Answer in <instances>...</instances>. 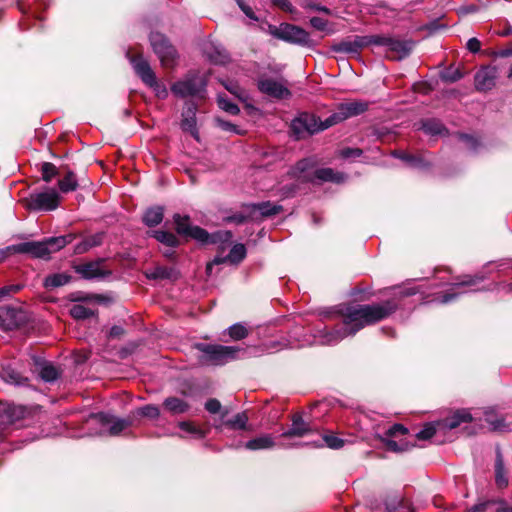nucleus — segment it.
Here are the masks:
<instances>
[{
    "label": "nucleus",
    "instance_id": "052dcab7",
    "mask_svg": "<svg viewBox=\"0 0 512 512\" xmlns=\"http://www.w3.org/2000/svg\"><path fill=\"white\" fill-rule=\"evenodd\" d=\"M362 153H363V151L361 149L350 148V147L343 148L339 151V155L344 159L357 158V157H360L362 155Z\"/></svg>",
    "mask_w": 512,
    "mask_h": 512
},
{
    "label": "nucleus",
    "instance_id": "774afa93",
    "mask_svg": "<svg viewBox=\"0 0 512 512\" xmlns=\"http://www.w3.org/2000/svg\"><path fill=\"white\" fill-rule=\"evenodd\" d=\"M393 156L400 158L408 163H410L413 166H418L419 161L412 155L407 154L402 151H394Z\"/></svg>",
    "mask_w": 512,
    "mask_h": 512
},
{
    "label": "nucleus",
    "instance_id": "6e6552de",
    "mask_svg": "<svg viewBox=\"0 0 512 512\" xmlns=\"http://www.w3.org/2000/svg\"><path fill=\"white\" fill-rule=\"evenodd\" d=\"M150 43L159 57L161 65L165 68H172L175 65L177 53L168 39L163 34L154 32L150 34Z\"/></svg>",
    "mask_w": 512,
    "mask_h": 512
},
{
    "label": "nucleus",
    "instance_id": "864d4df0",
    "mask_svg": "<svg viewBox=\"0 0 512 512\" xmlns=\"http://www.w3.org/2000/svg\"><path fill=\"white\" fill-rule=\"evenodd\" d=\"M218 105H219V107H220L222 110H224V111H226V112H228V113H230V114H232V115H236V114H238V113H239V111H240V110H239V108H238V106H237L236 104L232 103V102H231L229 99H227L225 96H221V95H220V96L218 97Z\"/></svg>",
    "mask_w": 512,
    "mask_h": 512
},
{
    "label": "nucleus",
    "instance_id": "ddd939ff",
    "mask_svg": "<svg viewBox=\"0 0 512 512\" xmlns=\"http://www.w3.org/2000/svg\"><path fill=\"white\" fill-rule=\"evenodd\" d=\"M92 419H95L98 423L108 427V433L111 436H117L126 428L132 425V419L117 418L107 413H97L91 415Z\"/></svg>",
    "mask_w": 512,
    "mask_h": 512
},
{
    "label": "nucleus",
    "instance_id": "1a4fd4ad",
    "mask_svg": "<svg viewBox=\"0 0 512 512\" xmlns=\"http://www.w3.org/2000/svg\"><path fill=\"white\" fill-rule=\"evenodd\" d=\"M257 86L261 93L275 99H286L291 95L282 79L262 75L257 80Z\"/></svg>",
    "mask_w": 512,
    "mask_h": 512
},
{
    "label": "nucleus",
    "instance_id": "09e8293b",
    "mask_svg": "<svg viewBox=\"0 0 512 512\" xmlns=\"http://www.w3.org/2000/svg\"><path fill=\"white\" fill-rule=\"evenodd\" d=\"M179 427L181 430L193 434L196 438H204L206 436V432L192 422H180Z\"/></svg>",
    "mask_w": 512,
    "mask_h": 512
},
{
    "label": "nucleus",
    "instance_id": "9b49d317",
    "mask_svg": "<svg viewBox=\"0 0 512 512\" xmlns=\"http://www.w3.org/2000/svg\"><path fill=\"white\" fill-rule=\"evenodd\" d=\"M367 109L368 103L361 100L342 103L339 105L338 110L330 115L328 125H335L347 118L360 115Z\"/></svg>",
    "mask_w": 512,
    "mask_h": 512
},
{
    "label": "nucleus",
    "instance_id": "aec40b11",
    "mask_svg": "<svg viewBox=\"0 0 512 512\" xmlns=\"http://www.w3.org/2000/svg\"><path fill=\"white\" fill-rule=\"evenodd\" d=\"M0 320H27V310L22 303H13L0 307Z\"/></svg>",
    "mask_w": 512,
    "mask_h": 512
},
{
    "label": "nucleus",
    "instance_id": "a211bd4d",
    "mask_svg": "<svg viewBox=\"0 0 512 512\" xmlns=\"http://www.w3.org/2000/svg\"><path fill=\"white\" fill-rule=\"evenodd\" d=\"M496 70L495 68L485 67L480 69L475 75V87L478 91H488L495 86Z\"/></svg>",
    "mask_w": 512,
    "mask_h": 512
},
{
    "label": "nucleus",
    "instance_id": "79ce46f5",
    "mask_svg": "<svg viewBox=\"0 0 512 512\" xmlns=\"http://www.w3.org/2000/svg\"><path fill=\"white\" fill-rule=\"evenodd\" d=\"M135 414L149 419H157L160 416V409L156 405L149 404L138 408Z\"/></svg>",
    "mask_w": 512,
    "mask_h": 512
},
{
    "label": "nucleus",
    "instance_id": "412c9836",
    "mask_svg": "<svg viewBox=\"0 0 512 512\" xmlns=\"http://www.w3.org/2000/svg\"><path fill=\"white\" fill-rule=\"evenodd\" d=\"M76 272L86 279L102 278L107 274L102 260L79 265L76 267Z\"/></svg>",
    "mask_w": 512,
    "mask_h": 512
},
{
    "label": "nucleus",
    "instance_id": "dca6fc26",
    "mask_svg": "<svg viewBox=\"0 0 512 512\" xmlns=\"http://www.w3.org/2000/svg\"><path fill=\"white\" fill-rule=\"evenodd\" d=\"M130 61L136 74L146 85L149 83L155 84L156 75L150 67L148 61L144 59L142 55L133 56L131 57Z\"/></svg>",
    "mask_w": 512,
    "mask_h": 512
},
{
    "label": "nucleus",
    "instance_id": "f3484780",
    "mask_svg": "<svg viewBox=\"0 0 512 512\" xmlns=\"http://www.w3.org/2000/svg\"><path fill=\"white\" fill-rule=\"evenodd\" d=\"M246 256V248L243 244H235L229 254L225 257H215L211 263L207 264L206 270L208 273H211L213 265H219L225 262H230L231 264L240 263Z\"/></svg>",
    "mask_w": 512,
    "mask_h": 512
},
{
    "label": "nucleus",
    "instance_id": "bf43d9fd",
    "mask_svg": "<svg viewBox=\"0 0 512 512\" xmlns=\"http://www.w3.org/2000/svg\"><path fill=\"white\" fill-rule=\"evenodd\" d=\"M215 123L223 131H227V132H231V133H235V134H241V131L237 128V126L232 124L229 121L223 120L221 118H216Z\"/></svg>",
    "mask_w": 512,
    "mask_h": 512
},
{
    "label": "nucleus",
    "instance_id": "6e6d98bb",
    "mask_svg": "<svg viewBox=\"0 0 512 512\" xmlns=\"http://www.w3.org/2000/svg\"><path fill=\"white\" fill-rule=\"evenodd\" d=\"M181 128L184 131L190 132L194 137L197 136L196 119L193 115L189 116V117H185L181 121Z\"/></svg>",
    "mask_w": 512,
    "mask_h": 512
},
{
    "label": "nucleus",
    "instance_id": "f03ea898",
    "mask_svg": "<svg viewBox=\"0 0 512 512\" xmlns=\"http://www.w3.org/2000/svg\"><path fill=\"white\" fill-rule=\"evenodd\" d=\"M73 240L72 235L50 237L43 241H30L18 244L19 254H30L35 258L47 259Z\"/></svg>",
    "mask_w": 512,
    "mask_h": 512
},
{
    "label": "nucleus",
    "instance_id": "4468645a",
    "mask_svg": "<svg viewBox=\"0 0 512 512\" xmlns=\"http://www.w3.org/2000/svg\"><path fill=\"white\" fill-rule=\"evenodd\" d=\"M246 209H250L252 221H259L265 217L277 215L282 211V206L270 201L261 203L245 204Z\"/></svg>",
    "mask_w": 512,
    "mask_h": 512
},
{
    "label": "nucleus",
    "instance_id": "7ed1b4c3",
    "mask_svg": "<svg viewBox=\"0 0 512 512\" xmlns=\"http://www.w3.org/2000/svg\"><path fill=\"white\" fill-rule=\"evenodd\" d=\"M205 86L206 80L204 76L198 72H190L182 80L175 82L171 86V91L180 98L202 96Z\"/></svg>",
    "mask_w": 512,
    "mask_h": 512
},
{
    "label": "nucleus",
    "instance_id": "680f3d73",
    "mask_svg": "<svg viewBox=\"0 0 512 512\" xmlns=\"http://www.w3.org/2000/svg\"><path fill=\"white\" fill-rule=\"evenodd\" d=\"M147 86H149L150 88H152L154 90V92L158 98L164 99L168 95V91H167L166 87L163 84H160L157 81V78H155V84L149 83V84H147Z\"/></svg>",
    "mask_w": 512,
    "mask_h": 512
},
{
    "label": "nucleus",
    "instance_id": "423d86ee",
    "mask_svg": "<svg viewBox=\"0 0 512 512\" xmlns=\"http://www.w3.org/2000/svg\"><path fill=\"white\" fill-rule=\"evenodd\" d=\"M203 352V361L210 365H223L237 357L238 349L229 346L201 344L198 346Z\"/></svg>",
    "mask_w": 512,
    "mask_h": 512
},
{
    "label": "nucleus",
    "instance_id": "5fc2aeb1",
    "mask_svg": "<svg viewBox=\"0 0 512 512\" xmlns=\"http://www.w3.org/2000/svg\"><path fill=\"white\" fill-rule=\"evenodd\" d=\"M314 166V161L311 159H302L295 165L293 174L296 177H301V174Z\"/></svg>",
    "mask_w": 512,
    "mask_h": 512
},
{
    "label": "nucleus",
    "instance_id": "393cba45",
    "mask_svg": "<svg viewBox=\"0 0 512 512\" xmlns=\"http://www.w3.org/2000/svg\"><path fill=\"white\" fill-rule=\"evenodd\" d=\"M495 483L498 488L503 489L508 486V478L504 468V461L501 451L497 449L495 461Z\"/></svg>",
    "mask_w": 512,
    "mask_h": 512
},
{
    "label": "nucleus",
    "instance_id": "ea45409f",
    "mask_svg": "<svg viewBox=\"0 0 512 512\" xmlns=\"http://www.w3.org/2000/svg\"><path fill=\"white\" fill-rule=\"evenodd\" d=\"M174 271L168 267H155L153 270L146 273L147 278L149 279H170L173 277Z\"/></svg>",
    "mask_w": 512,
    "mask_h": 512
},
{
    "label": "nucleus",
    "instance_id": "2f4dec72",
    "mask_svg": "<svg viewBox=\"0 0 512 512\" xmlns=\"http://www.w3.org/2000/svg\"><path fill=\"white\" fill-rule=\"evenodd\" d=\"M162 220L163 209L161 207L149 208L143 216V222L149 227L160 224Z\"/></svg>",
    "mask_w": 512,
    "mask_h": 512
},
{
    "label": "nucleus",
    "instance_id": "e433bc0d",
    "mask_svg": "<svg viewBox=\"0 0 512 512\" xmlns=\"http://www.w3.org/2000/svg\"><path fill=\"white\" fill-rule=\"evenodd\" d=\"M2 378L12 384L21 385L27 382V378L23 377L19 372L7 367L2 370Z\"/></svg>",
    "mask_w": 512,
    "mask_h": 512
},
{
    "label": "nucleus",
    "instance_id": "a18cd8bd",
    "mask_svg": "<svg viewBox=\"0 0 512 512\" xmlns=\"http://www.w3.org/2000/svg\"><path fill=\"white\" fill-rule=\"evenodd\" d=\"M187 236H190L202 243L215 242V240L212 239L206 230L198 226L191 227V230Z\"/></svg>",
    "mask_w": 512,
    "mask_h": 512
},
{
    "label": "nucleus",
    "instance_id": "473e14b6",
    "mask_svg": "<svg viewBox=\"0 0 512 512\" xmlns=\"http://www.w3.org/2000/svg\"><path fill=\"white\" fill-rule=\"evenodd\" d=\"M58 186L63 193L75 191L78 187L75 174L72 171L67 172V174L58 181Z\"/></svg>",
    "mask_w": 512,
    "mask_h": 512
},
{
    "label": "nucleus",
    "instance_id": "4c0bfd02",
    "mask_svg": "<svg viewBox=\"0 0 512 512\" xmlns=\"http://www.w3.org/2000/svg\"><path fill=\"white\" fill-rule=\"evenodd\" d=\"M39 374L41 379L46 382L55 381L59 376L58 369L49 363H44L41 365Z\"/></svg>",
    "mask_w": 512,
    "mask_h": 512
},
{
    "label": "nucleus",
    "instance_id": "cd10ccee",
    "mask_svg": "<svg viewBox=\"0 0 512 512\" xmlns=\"http://www.w3.org/2000/svg\"><path fill=\"white\" fill-rule=\"evenodd\" d=\"M275 442L270 435H262L260 437L249 440L245 447L249 450H262L274 447Z\"/></svg>",
    "mask_w": 512,
    "mask_h": 512
},
{
    "label": "nucleus",
    "instance_id": "8fccbe9b",
    "mask_svg": "<svg viewBox=\"0 0 512 512\" xmlns=\"http://www.w3.org/2000/svg\"><path fill=\"white\" fill-rule=\"evenodd\" d=\"M422 129L428 134L438 135L443 132L444 127L439 121L433 119L423 122Z\"/></svg>",
    "mask_w": 512,
    "mask_h": 512
},
{
    "label": "nucleus",
    "instance_id": "49530a36",
    "mask_svg": "<svg viewBox=\"0 0 512 512\" xmlns=\"http://www.w3.org/2000/svg\"><path fill=\"white\" fill-rule=\"evenodd\" d=\"M248 220H252L250 209H246L243 205L242 210L226 218V221L236 224H242Z\"/></svg>",
    "mask_w": 512,
    "mask_h": 512
},
{
    "label": "nucleus",
    "instance_id": "a19ab883",
    "mask_svg": "<svg viewBox=\"0 0 512 512\" xmlns=\"http://www.w3.org/2000/svg\"><path fill=\"white\" fill-rule=\"evenodd\" d=\"M205 409L211 414L220 413L222 420H224L225 417L228 415V410L222 409V405H221L220 401L215 398H211L206 401Z\"/></svg>",
    "mask_w": 512,
    "mask_h": 512
},
{
    "label": "nucleus",
    "instance_id": "0eeeda50",
    "mask_svg": "<svg viewBox=\"0 0 512 512\" xmlns=\"http://www.w3.org/2000/svg\"><path fill=\"white\" fill-rule=\"evenodd\" d=\"M60 195L55 189H48L43 192L32 193L26 198V207L34 211H52L60 203Z\"/></svg>",
    "mask_w": 512,
    "mask_h": 512
},
{
    "label": "nucleus",
    "instance_id": "de8ad7c7",
    "mask_svg": "<svg viewBox=\"0 0 512 512\" xmlns=\"http://www.w3.org/2000/svg\"><path fill=\"white\" fill-rule=\"evenodd\" d=\"M440 77L445 82L453 83L460 80L463 77V74L459 68L449 67L441 72Z\"/></svg>",
    "mask_w": 512,
    "mask_h": 512
},
{
    "label": "nucleus",
    "instance_id": "bb28decb",
    "mask_svg": "<svg viewBox=\"0 0 512 512\" xmlns=\"http://www.w3.org/2000/svg\"><path fill=\"white\" fill-rule=\"evenodd\" d=\"M72 279V276L67 273H54L45 277L43 285L45 288L53 289L62 287L68 284Z\"/></svg>",
    "mask_w": 512,
    "mask_h": 512
},
{
    "label": "nucleus",
    "instance_id": "e2e57ef3",
    "mask_svg": "<svg viewBox=\"0 0 512 512\" xmlns=\"http://www.w3.org/2000/svg\"><path fill=\"white\" fill-rule=\"evenodd\" d=\"M385 446L388 450L393 452H401L409 448L408 444L400 445L394 440H385Z\"/></svg>",
    "mask_w": 512,
    "mask_h": 512
},
{
    "label": "nucleus",
    "instance_id": "13d9d810",
    "mask_svg": "<svg viewBox=\"0 0 512 512\" xmlns=\"http://www.w3.org/2000/svg\"><path fill=\"white\" fill-rule=\"evenodd\" d=\"M325 444L331 449H340L344 446V440L335 435H324Z\"/></svg>",
    "mask_w": 512,
    "mask_h": 512
},
{
    "label": "nucleus",
    "instance_id": "20e7f679",
    "mask_svg": "<svg viewBox=\"0 0 512 512\" xmlns=\"http://www.w3.org/2000/svg\"><path fill=\"white\" fill-rule=\"evenodd\" d=\"M77 303L69 310L70 315L76 320H84L97 316L96 305L105 303L107 298L103 295L76 296L72 298Z\"/></svg>",
    "mask_w": 512,
    "mask_h": 512
},
{
    "label": "nucleus",
    "instance_id": "603ef678",
    "mask_svg": "<svg viewBox=\"0 0 512 512\" xmlns=\"http://www.w3.org/2000/svg\"><path fill=\"white\" fill-rule=\"evenodd\" d=\"M228 334L233 340H241L248 334L247 329L240 323H236L229 327Z\"/></svg>",
    "mask_w": 512,
    "mask_h": 512
},
{
    "label": "nucleus",
    "instance_id": "c756f323",
    "mask_svg": "<svg viewBox=\"0 0 512 512\" xmlns=\"http://www.w3.org/2000/svg\"><path fill=\"white\" fill-rule=\"evenodd\" d=\"M248 416L245 412L236 414L233 418L223 420V425L232 430H247L248 429Z\"/></svg>",
    "mask_w": 512,
    "mask_h": 512
},
{
    "label": "nucleus",
    "instance_id": "c03bdc74",
    "mask_svg": "<svg viewBox=\"0 0 512 512\" xmlns=\"http://www.w3.org/2000/svg\"><path fill=\"white\" fill-rule=\"evenodd\" d=\"M331 49L334 52L357 54L352 39H345L332 45Z\"/></svg>",
    "mask_w": 512,
    "mask_h": 512
},
{
    "label": "nucleus",
    "instance_id": "338daca9",
    "mask_svg": "<svg viewBox=\"0 0 512 512\" xmlns=\"http://www.w3.org/2000/svg\"><path fill=\"white\" fill-rule=\"evenodd\" d=\"M407 432H408V429L406 427H404L403 425H401V424H394L392 427H390L387 430L386 435L389 436V437H394V436H397L399 434L404 435Z\"/></svg>",
    "mask_w": 512,
    "mask_h": 512
},
{
    "label": "nucleus",
    "instance_id": "0e129e2a",
    "mask_svg": "<svg viewBox=\"0 0 512 512\" xmlns=\"http://www.w3.org/2000/svg\"><path fill=\"white\" fill-rule=\"evenodd\" d=\"M13 254H19L18 244L8 246L4 249H0V262L4 261Z\"/></svg>",
    "mask_w": 512,
    "mask_h": 512
},
{
    "label": "nucleus",
    "instance_id": "6ab92c4d",
    "mask_svg": "<svg viewBox=\"0 0 512 512\" xmlns=\"http://www.w3.org/2000/svg\"><path fill=\"white\" fill-rule=\"evenodd\" d=\"M26 408L20 405H9L0 409V425L13 424L23 419L26 415Z\"/></svg>",
    "mask_w": 512,
    "mask_h": 512
},
{
    "label": "nucleus",
    "instance_id": "b1692460",
    "mask_svg": "<svg viewBox=\"0 0 512 512\" xmlns=\"http://www.w3.org/2000/svg\"><path fill=\"white\" fill-rule=\"evenodd\" d=\"M472 420V415L469 411L462 409L454 412L450 417H447L443 424L448 429H455L462 423H468Z\"/></svg>",
    "mask_w": 512,
    "mask_h": 512
},
{
    "label": "nucleus",
    "instance_id": "f704fd0d",
    "mask_svg": "<svg viewBox=\"0 0 512 512\" xmlns=\"http://www.w3.org/2000/svg\"><path fill=\"white\" fill-rule=\"evenodd\" d=\"M152 236L157 241H159L160 243H162L170 248L176 247L179 243L176 236L171 232L162 231V230L153 231Z\"/></svg>",
    "mask_w": 512,
    "mask_h": 512
},
{
    "label": "nucleus",
    "instance_id": "37998d69",
    "mask_svg": "<svg viewBox=\"0 0 512 512\" xmlns=\"http://www.w3.org/2000/svg\"><path fill=\"white\" fill-rule=\"evenodd\" d=\"M174 222L176 224V230L179 234L185 235V236H187L189 234L191 227H192L189 224V217L175 214Z\"/></svg>",
    "mask_w": 512,
    "mask_h": 512
},
{
    "label": "nucleus",
    "instance_id": "39448f33",
    "mask_svg": "<svg viewBox=\"0 0 512 512\" xmlns=\"http://www.w3.org/2000/svg\"><path fill=\"white\" fill-rule=\"evenodd\" d=\"M330 116L325 121H320L315 115L303 113L293 120L291 128L298 139L304 138L305 134L312 135L323 131L332 125H328Z\"/></svg>",
    "mask_w": 512,
    "mask_h": 512
},
{
    "label": "nucleus",
    "instance_id": "3c124183",
    "mask_svg": "<svg viewBox=\"0 0 512 512\" xmlns=\"http://www.w3.org/2000/svg\"><path fill=\"white\" fill-rule=\"evenodd\" d=\"M42 179L45 182H50L57 174L56 166L50 162H44L41 167Z\"/></svg>",
    "mask_w": 512,
    "mask_h": 512
},
{
    "label": "nucleus",
    "instance_id": "7c9ffc66",
    "mask_svg": "<svg viewBox=\"0 0 512 512\" xmlns=\"http://www.w3.org/2000/svg\"><path fill=\"white\" fill-rule=\"evenodd\" d=\"M364 323L365 322H340L339 325H337V332H341V334L336 337V340L356 333L364 327Z\"/></svg>",
    "mask_w": 512,
    "mask_h": 512
},
{
    "label": "nucleus",
    "instance_id": "f257e3e1",
    "mask_svg": "<svg viewBox=\"0 0 512 512\" xmlns=\"http://www.w3.org/2000/svg\"><path fill=\"white\" fill-rule=\"evenodd\" d=\"M396 307L393 301L372 305L339 306L326 311L323 315L325 317L347 316L349 320H382L391 316Z\"/></svg>",
    "mask_w": 512,
    "mask_h": 512
},
{
    "label": "nucleus",
    "instance_id": "c85d7f7f",
    "mask_svg": "<svg viewBox=\"0 0 512 512\" xmlns=\"http://www.w3.org/2000/svg\"><path fill=\"white\" fill-rule=\"evenodd\" d=\"M315 177L321 181L340 183L345 180V175L334 171L332 168H321L315 171Z\"/></svg>",
    "mask_w": 512,
    "mask_h": 512
},
{
    "label": "nucleus",
    "instance_id": "4be33fe9",
    "mask_svg": "<svg viewBox=\"0 0 512 512\" xmlns=\"http://www.w3.org/2000/svg\"><path fill=\"white\" fill-rule=\"evenodd\" d=\"M312 429L308 423H306L300 414H294L292 417L291 428L282 434L284 438L291 437H303L311 432Z\"/></svg>",
    "mask_w": 512,
    "mask_h": 512
},
{
    "label": "nucleus",
    "instance_id": "a878e982",
    "mask_svg": "<svg viewBox=\"0 0 512 512\" xmlns=\"http://www.w3.org/2000/svg\"><path fill=\"white\" fill-rule=\"evenodd\" d=\"M164 408L171 414H182L188 411L189 404L177 397H168L163 402Z\"/></svg>",
    "mask_w": 512,
    "mask_h": 512
},
{
    "label": "nucleus",
    "instance_id": "2eb2a0df",
    "mask_svg": "<svg viewBox=\"0 0 512 512\" xmlns=\"http://www.w3.org/2000/svg\"><path fill=\"white\" fill-rule=\"evenodd\" d=\"M483 280H484V276H480V275H475L474 277L467 276V277H465V280L455 283L448 292L437 297L436 300L443 304L448 303V302L454 300L459 294L464 292L461 290L463 287L476 285L477 283H479Z\"/></svg>",
    "mask_w": 512,
    "mask_h": 512
},
{
    "label": "nucleus",
    "instance_id": "58836bf2",
    "mask_svg": "<svg viewBox=\"0 0 512 512\" xmlns=\"http://www.w3.org/2000/svg\"><path fill=\"white\" fill-rule=\"evenodd\" d=\"M386 509L388 512H415L410 504L403 499H400L398 502L396 500L387 501Z\"/></svg>",
    "mask_w": 512,
    "mask_h": 512
},
{
    "label": "nucleus",
    "instance_id": "69168bd1",
    "mask_svg": "<svg viewBox=\"0 0 512 512\" xmlns=\"http://www.w3.org/2000/svg\"><path fill=\"white\" fill-rule=\"evenodd\" d=\"M225 88L231 92L232 94H234L235 96H237L238 98L240 99H244L245 98V91L242 90L237 83H234V82H229L228 84L225 85Z\"/></svg>",
    "mask_w": 512,
    "mask_h": 512
},
{
    "label": "nucleus",
    "instance_id": "5701e85b",
    "mask_svg": "<svg viewBox=\"0 0 512 512\" xmlns=\"http://www.w3.org/2000/svg\"><path fill=\"white\" fill-rule=\"evenodd\" d=\"M484 422L488 424L491 431L505 432L510 431L511 427L505 420L494 411H486L484 414Z\"/></svg>",
    "mask_w": 512,
    "mask_h": 512
},
{
    "label": "nucleus",
    "instance_id": "f8f14e48",
    "mask_svg": "<svg viewBox=\"0 0 512 512\" xmlns=\"http://www.w3.org/2000/svg\"><path fill=\"white\" fill-rule=\"evenodd\" d=\"M277 36L280 39L290 43L308 47L313 45V41L310 38L309 33L304 29L292 24L281 25Z\"/></svg>",
    "mask_w": 512,
    "mask_h": 512
},
{
    "label": "nucleus",
    "instance_id": "72a5a7b5",
    "mask_svg": "<svg viewBox=\"0 0 512 512\" xmlns=\"http://www.w3.org/2000/svg\"><path fill=\"white\" fill-rule=\"evenodd\" d=\"M379 36L380 35L355 36L354 39H352V41L357 54L360 52L361 49L369 45H378Z\"/></svg>",
    "mask_w": 512,
    "mask_h": 512
},
{
    "label": "nucleus",
    "instance_id": "4d7b16f0",
    "mask_svg": "<svg viewBox=\"0 0 512 512\" xmlns=\"http://www.w3.org/2000/svg\"><path fill=\"white\" fill-rule=\"evenodd\" d=\"M436 433V428L433 424L428 423L424 426V428L416 434V438L418 440H429Z\"/></svg>",
    "mask_w": 512,
    "mask_h": 512
},
{
    "label": "nucleus",
    "instance_id": "9d476101",
    "mask_svg": "<svg viewBox=\"0 0 512 512\" xmlns=\"http://www.w3.org/2000/svg\"><path fill=\"white\" fill-rule=\"evenodd\" d=\"M377 46L387 47L389 57L394 60H401L409 55L412 50L413 43L411 41H402L386 35L379 36V44Z\"/></svg>",
    "mask_w": 512,
    "mask_h": 512
},
{
    "label": "nucleus",
    "instance_id": "c9c22d12",
    "mask_svg": "<svg viewBox=\"0 0 512 512\" xmlns=\"http://www.w3.org/2000/svg\"><path fill=\"white\" fill-rule=\"evenodd\" d=\"M498 501L499 498L481 500L467 508L464 512H490L492 508L498 507Z\"/></svg>",
    "mask_w": 512,
    "mask_h": 512
}]
</instances>
